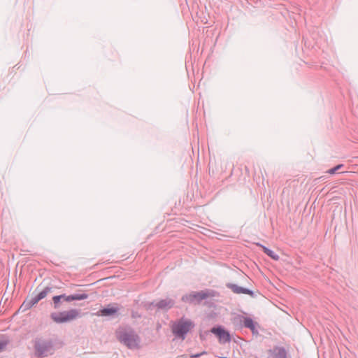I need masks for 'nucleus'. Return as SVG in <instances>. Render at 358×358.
<instances>
[{
  "label": "nucleus",
  "mask_w": 358,
  "mask_h": 358,
  "mask_svg": "<svg viewBox=\"0 0 358 358\" xmlns=\"http://www.w3.org/2000/svg\"><path fill=\"white\" fill-rule=\"evenodd\" d=\"M243 324L245 327L250 329L252 331H254L255 329L254 322L251 318H249V317L244 318Z\"/></svg>",
  "instance_id": "13"
},
{
  "label": "nucleus",
  "mask_w": 358,
  "mask_h": 358,
  "mask_svg": "<svg viewBox=\"0 0 358 358\" xmlns=\"http://www.w3.org/2000/svg\"><path fill=\"white\" fill-rule=\"evenodd\" d=\"M117 339L130 349L139 347L140 339L132 331L122 330L117 332Z\"/></svg>",
  "instance_id": "1"
},
{
  "label": "nucleus",
  "mask_w": 358,
  "mask_h": 358,
  "mask_svg": "<svg viewBox=\"0 0 358 358\" xmlns=\"http://www.w3.org/2000/svg\"><path fill=\"white\" fill-rule=\"evenodd\" d=\"M79 316V311L76 309H71L67 311L60 313H53L51 314L52 320L56 323H64L71 322Z\"/></svg>",
  "instance_id": "2"
},
{
  "label": "nucleus",
  "mask_w": 358,
  "mask_h": 358,
  "mask_svg": "<svg viewBox=\"0 0 358 358\" xmlns=\"http://www.w3.org/2000/svg\"><path fill=\"white\" fill-rule=\"evenodd\" d=\"M227 286L228 288L231 289L234 293H236V294H248L250 296H252V294H253L252 291H250L246 288H243L240 286H238L237 285H235V284L229 283L227 285Z\"/></svg>",
  "instance_id": "9"
},
{
  "label": "nucleus",
  "mask_w": 358,
  "mask_h": 358,
  "mask_svg": "<svg viewBox=\"0 0 358 358\" xmlns=\"http://www.w3.org/2000/svg\"><path fill=\"white\" fill-rule=\"evenodd\" d=\"M204 354H206V352H201V353H200V354L192 355L190 357H191L192 358H197V357H200L201 355H204Z\"/></svg>",
  "instance_id": "16"
},
{
  "label": "nucleus",
  "mask_w": 358,
  "mask_h": 358,
  "mask_svg": "<svg viewBox=\"0 0 358 358\" xmlns=\"http://www.w3.org/2000/svg\"><path fill=\"white\" fill-rule=\"evenodd\" d=\"M173 305V301L170 299L161 300L158 302L157 306L161 308H170Z\"/></svg>",
  "instance_id": "11"
},
{
  "label": "nucleus",
  "mask_w": 358,
  "mask_h": 358,
  "mask_svg": "<svg viewBox=\"0 0 358 358\" xmlns=\"http://www.w3.org/2000/svg\"><path fill=\"white\" fill-rule=\"evenodd\" d=\"M50 291V289L48 287H46L45 289L41 291L40 293H38L36 296L27 298L23 303L21 305L20 310H22V311H24L29 308H30L31 306L37 303L40 300L45 298L48 293Z\"/></svg>",
  "instance_id": "4"
},
{
  "label": "nucleus",
  "mask_w": 358,
  "mask_h": 358,
  "mask_svg": "<svg viewBox=\"0 0 358 358\" xmlns=\"http://www.w3.org/2000/svg\"><path fill=\"white\" fill-rule=\"evenodd\" d=\"M224 358H227V357H224Z\"/></svg>",
  "instance_id": "18"
},
{
  "label": "nucleus",
  "mask_w": 358,
  "mask_h": 358,
  "mask_svg": "<svg viewBox=\"0 0 358 358\" xmlns=\"http://www.w3.org/2000/svg\"><path fill=\"white\" fill-rule=\"evenodd\" d=\"M7 345V342L4 341H0V352L2 351Z\"/></svg>",
  "instance_id": "15"
},
{
  "label": "nucleus",
  "mask_w": 358,
  "mask_h": 358,
  "mask_svg": "<svg viewBox=\"0 0 358 358\" xmlns=\"http://www.w3.org/2000/svg\"><path fill=\"white\" fill-rule=\"evenodd\" d=\"M268 358H287L286 352L282 348H274L268 351Z\"/></svg>",
  "instance_id": "8"
},
{
  "label": "nucleus",
  "mask_w": 358,
  "mask_h": 358,
  "mask_svg": "<svg viewBox=\"0 0 358 358\" xmlns=\"http://www.w3.org/2000/svg\"><path fill=\"white\" fill-rule=\"evenodd\" d=\"M261 247L262 248L264 252L267 255H268L271 258H272L274 260H278L279 259V256L273 250L263 246V245H261Z\"/></svg>",
  "instance_id": "12"
},
{
  "label": "nucleus",
  "mask_w": 358,
  "mask_h": 358,
  "mask_svg": "<svg viewBox=\"0 0 358 358\" xmlns=\"http://www.w3.org/2000/svg\"><path fill=\"white\" fill-rule=\"evenodd\" d=\"M210 331L218 337L220 343H225L231 341L229 332L222 327H213Z\"/></svg>",
  "instance_id": "6"
},
{
  "label": "nucleus",
  "mask_w": 358,
  "mask_h": 358,
  "mask_svg": "<svg viewBox=\"0 0 358 358\" xmlns=\"http://www.w3.org/2000/svg\"><path fill=\"white\" fill-rule=\"evenodd\" d=\"M177 358H186L185 356H179Z\"/></svg>",
  "instance_id": "17"
},
{
  "label": "nucleus",
  "mask_w": 358,
  "mask_h": 358,
  "mask_svg": "<svg viewBox=\"0 0 358 358\" xmlns=\"http://www.w3.org/2000/svg\"><path fill=\"white\" fill-rule=\"evenodd\" d=\"M118 310L117 307L113 306H108V307L101 309L99 313L102 316H110L115 315Z\"/></svg>",
  "instance_id": "10"
},
{
  "label": "nucleus",
  "mask_w": 358,
  "mask_h": 358,
  "mask_svg": "<svg viewBox=\"0 0 358 358\" xmlns=\"http://www.w3.org/2000/svg\"><path fill=\"white\" fill-rule=\"evenodd\" d=\"M209 294L201 291L199 292H193L185 297V299L189 302H199L209 296Z\"/></svg>",
  "instance_id": "7"
},
{
  "label": "nucleus",
  "mask_w": 358,
  "mask_h": 358,
  "mask_svg": "<svg viewBox=\"0 0 358 358\" xmlns=\"http://www.w3.org/2000/svg\"><path fill=\"white\" fill-rule=\"evenodd\" d=\"M194 327V324L190 320L182 319L173 324L172 331L175 335L184 339L185 335Z\"/></svg>",
  "instance_id": "3"
},
{
  "label": "nucleus",
  "mask_w": 358,
  "mask_h": 358,
  "mask_svg": "<svg viewBox=\"0 0 358 358\" xmlns=\"http://www.w3.org/2000/svg\"><path fill=\"white\" fill-rule=\"evenodd\" d=\"M88 296L86 294H80L66 296L65 294L55 296L52 298L54 308L57 309L60 307V301L63 300L66 302H70L73 300H83L87 299Z\"/></svg>",
  "instance_id": "5"
},
{
  "label": "nucleus",
  "mask_w": 358,
  "mask_h": 358,
  "mask_svg": "<svg viewBox=\"0 0 358 358\" xmlns=\"http://www.w3.org/2000/svg\"><path fill=\"white\" fill-rule=\"evenodd\" d=\"M342 166H343V164H338L336 166H335L334 168L329 169L327 171V173L329 174H334L336 172V171L339 170Z\"/></svg>",
  "instance_id": "14"
}]
</instances>
